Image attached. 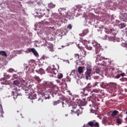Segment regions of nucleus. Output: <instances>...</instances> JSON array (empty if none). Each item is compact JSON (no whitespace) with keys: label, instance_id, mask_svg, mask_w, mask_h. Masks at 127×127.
<instances>
[{"label":"nucleus","instance_id":"nucleus-5","mask_svg":"<svg viewBox=\"0 0 127 127\" xmlns=\"http://www.w3.org/2000/svg\"><path fill=\"white\" fill-rule=\"evenodd\" d=\"M48 73L56 75L58 73V70L55 67V65H52L48 68Z\"/></svg>","mask_w":127,"mask_h":127},{"label":"nucleus","instance_id":"nucleus-21","mask_svg":"<svg viewBox=\"0 0 127 127\" xmlns=\"http://www.w3.org/2000/svg\"><path fill=\"white\" fill-rule=\"evenodd\" d=\"M48 6L49 8H54V7H55L56 6V5L55 4H53V3L52 2H51L48 4Z\"/></svg>","mask_w":127,"mask_h":127},{"label":"nucleus","instance_id":"nucleus-48","mask_svg":"<svg viewBox=\"0 0 127 127\" xmlns=\"http://www.w3.org/2000/svg\"><path fill=\"white\" fill-rule=\"evenodd\" d=\"M83 41H84V42H86V40H83Z\"/></svg>","mask_w":127,"mask_h":127},{"label":"nucleus","instance_id":"nucleus-39","mask_svg":"<svg viewBox=\"0 0 127 127\" xmlns=\"http://www.w3.org/2000/svg\"><path fill=\"white\" fill-rule=\"evenodd\" d=\"M83 31L84 33V34H85V35H86V34H88V33H89L88 29H85V30H83Z\"/></svg>","mask_w":127,"mask_h":127},{"label":"nucleus","instance_id":"nucleus-18","mask_svg":"<svg viewBox=\"0 0 127 127\" xmlns=\"http://www.w3.org/2000/svg\"><path fill=\"white\" fill-rule=\"evenodd\" d=\"M37 96V95H36L35 94H31L29 96V99H30L31 100H35Z\"/></svg>","mask_w":127,"mask_h":127},{"label":"nucleus","instance_id":"nucleus-12","mask_svg":"<svg viewBox=\"0 0 127 127\" xmlns=\"http://www.w3.org/2000/svg\"><path fill=\"white\" fill-rule=\"evenodd\" d=\"M28 51L30 52H32V53H33L34 55L36 57H38L39 56V55L38 54V53L37 52V51H36V50H35V49H34V48H30V49H29Z\"/></svg>","mask_w":127,"mask_h":127},{"label":"nucleus","instance_id":"nucleus-35","mask_svg":"<svg viewBox=\"0 0 127 127\" xmlns=\"http://www.w3.org/2000/svg\"><path fill=\"white\" fill-rule=\"evenodd\" d=\"M120 25H121V28H122V29H123V28H124V27H126V26H127V25H126V24H125V23H121Z\"/></svg>","mask_w":127,"mask_h":127},{"label":"nucleus","instance_id":"nucleus-20","mask_svg":"<svg viewBox=\"0 0 127 127\" xmlns=\"http://www.w3.org/2000/svg\"><path fill=\"white\" fill-rule=\"evenodd\" d=\"M23 88H25V91L26 94H28V93H29V91H30V89H29V88H28V87H27V83H26V86H24Z\"/></svg>","mask_w":127,"mask_h":127},{"label":"nucleus","instance_id":"nucleus-25","mask_svg":"<svg viewBox=\"0 0 127 127\" xmlns=\"http://www.w3.org/2000/svg\"><path fill=\"white\" fill-rule=\"evenodd\" d=\"M100 89L95 88V89H93L91 91V93H96L98 94L100 92Z\"/></svg>","mask_w":127,"mask_h":127},{"label":"nucleus","instance_id":"nucleus-40","mask_svg":"<svg viewBox=\"0 0 127 127\" xmlns=\"http://www.w3.org/2000/svg\"><path fill=\"white\" fill-rule=\"evenodd\" d=\"M17 78H18V76H17V75L16 74H13L12 75V78L13 79H17Z\"/></svg>","mask_w":127,"mask_h":127},{"label":"nucleus","instance_id":"nucleus-36","mask_svg":"<svg viewBox=\"0 0 127 127\" xmlns=\"http://www.w3.org/2000/svg\"><path fill=\"white\" fill-rule=\"evenodd\" d=\"M72 25L71 24H69L67 25V28L69 29V30H71L72 29Z\"/></svg>","mask_w":127,"mask_h":127},{"label":"nucleus","instance_id":"nucleus-4","mask_svg":"<svg viewBox=\"0 0 127 127\" xmlns=\"http://www.w3.org/2000/svg\"><path fill=\"white\" fill-rule=\"evenodd\" d=\"M91 74H92V68L90 67H87L86 71L85 73V77L86 80H90L91 79Z\"/></svg>","mask_w":127,"mask_h":127},{"label":"nucleus","instance_id":"nucleus-22","mask_svg":"<svg viewBox=\"0 0 127 127\" xmlns=\"http://www.w3.org/2000/svg\"><path fill=\"white\" fill-rule=\"evenodd\" d=\"M119 112L117 110H114L112 114V117H116V116L119 115Z\"/></svg>","mask_w":127,"mask_h":127},{"label":"nucleus","instance_id":"nucleus-34","mask_svg":"<svg viewBox=\"0 0 127 127\" xmlns=\"http://www.w3.org/2000/svg\"><path fill=\"white\" fill-rule=\"evenodd\" d=\"M122 121H123V120L120 118H118L116 120L117 124H122Z\"/></svg>","mask_w":127,"mask_h":127},{"label":"nucleus","instance_id":"nucleus-2","mask_svg":"<svg viewBox=\"0 0 127 127\" xmlns=\"http://www.w3.org/2000/svg\"><path fill=\"white\" fill-rule=\"evenodd\" d=\"M63 108H64V107H66L67 105H68V107H70V108H72V110H71V114H73V113H75V114H77V116L78 117L79 116L80 114H82L80 110H81V107H79V105L76 104H71L70 103V101H66L64 102V101L62 102Z\"/></svg>","mask_w":127,"mask_h":127},{"label":"nucleus","instance_id":"nucleus-45","mask_svg":"<svg viewBox=\"0 0 127 127\" xmlns=\"http://www.w3.org/2000/svg\"><path fill=\"white\" fill-rule=\"evenodd\" d=\"M47 11H50V9H47Z\"/></svg>","mask_w":127,"mask_h":127},{"label":"nucleus","instance_id":"nucleus-19","mask_svg":"<svg viewBox=\"0 0 127 127\" xmlns=\"http://www.w3.org/2000/svg\"><path fill=\"white\" fill-rule=\"evenodd\" d=\"M78 72L79 74H82L84 72V70L83 69V67L82 66H79L78 67Z\"/></svg>","mask_w":127,"mask_h":127},{"label":"nucleus","instance_id":"nucleus-24","mask_svg":"<svg viewBox=\"0 0 127 127\" xmlns=\"http://www.w3.org/2000/svg\"><path fill=\"white\" fill-rule=\"evenodd\" d=\"M121 76L122 77H124L125 76V73H121L120 74H118L115 76V79H120L121 78Z\"/></svg>","mask_w":127,"mask_h":127},{"label":"nucleus","instance_id":"nucleus-41","mask_svg":"<svg viewBox=\"0 0 127 127\" xmlns=\"http://www.w3.org/2000/svg\"><path fill=\"white\" fill-rule=\"evenodd\" d=\"M98 84H99V82H95L93 84L92 87L93 88H95V87H97V86H98Z\"/></svg>","mask_w":127,"mask_h":127},{"label":"nucleus","instance_id":"nucleus-10","mask_svg":"<svg viewBox=\"0 0 127 127\" xmlns=\"http://www.w3.org/2000/svg\"><path fill=\"white\" fill-rule=\"evenodd\" d=\"M76 103H77V104H79L81 105V106H86V105H87V101H86V99L85 98H83V99L82 100H77L76 101Z\"/></svg>","mask_w":127,"mask_h":127},{"label":"nucleus","instance_id":"nucleus-9","mask_svg":"<svg viewBox=\"0 0 127 127\" xmlns=\"http://www.w3.org/2000/svg\"><path fill=\"white\" fill-rule=\"evenodd\" d=\"M88 126L91 127H100L99 123L95 122V121H90L88 123Z\"/></svg>","mask_w":127,"mask_h":127},{"label":"nucleus","instance_id":"nucleus-32","mask_svg":"<svg viewBox=\"0 0 127 127\" xmlns=\"http://www.w3.org/2000/svg\"><path fill=\"white\" fill-rule=\"evenodd\" d=\"M39 73L40 74H44V69L42 68H40L39 70Z\"/></svg>","mask_w":127,"mask_h":127},{"label":"nucleus","instance_id":"nucleus-49","mask_svg":"<svg viewBox=\"0 0 127 127\" xmlns=\"http://www.w3.org/2000/svg\"><path fill=\"white\" fill-rule=\"evenodd\" d=\"M126 115H127V111L126 112Z\"/></svg>","mask_w":127,"mask_h":127},{"label":"nucleus","instance_id":"nucleus-6","mask_svg":"<svg viewBox=\"0 0 127 127\" xmlns=\"http://www.w3.org/2000/svg\"><path fill=\"white\" fill-rule=\"evenodd\" d=\"M92 88V84L91 83H88L87 86L83 89L82 91L81 92V94H82L83 96H88V94L86 93V91H89V89Z\"/></svg>","mask_w":127,"mask_h":127},{"label":"nucleus","instance_id":"nucleus-15","mask_svg":"<svg viewBox=\"0 0 127 127\" xmlns=\"http://www.w3.org/2000/svg\"><path fill=\"white\" fill-rule=\"evenodd\" d=\"M121 18L122 19L121 20L122 21H127V14L124 13L122 15V16L121 17Z\"/></svg>","mask_w":127,"mask_h":127},{"label":"nucleus","instance_id":"nucleus-50","mask_svg":"<svg viewBox=\"0 0 127 127\" xmlns=\"http://www.w3.org/2000/svg\"><path fill=\"white\" fill-rule=\"evenodd\" d=\"M36 72H38L37 70H36Z\"/></svg>","mask_w":127,"mask_h":127},{"label":"nucleus","instance_id":"nucleus-27","mask_svg":"<svg viewBox=\"0 0 127 127\" xmlns=\"http://www.w3.org/2000/svg\"><path fill=\"white\" fill-rule=\"evenodd\" d=\"M82 43H83V42H80L77 45V46L79 49H83V46H82Z\"/></svg>","mask_w":127,"mask_h":127},{"label":"nucleus","instance_id":"nucleus-16","mask_svg":"<svg viewBox=\"0 0 127 127\" xmlns=\"http://www.w3.org/2000/svg\"><path fill=\"white\" fill-rule=\"evenodd\" d=\"M108 34H111V35H113V36H116V34H117V31L115 30H110L109 31V32L108 33Z\"/></svg>","mask_w":127,"mask_h":127},{"label":"nucleus","instance_id":"nucleus-43","mask_svg":"<svg viewBox=\"0 0 127 127\" xmlns=\"http://www.w3.org/2000/svg\"><path fill=\"white\" fill-rule=\"evenodd\" d=\"M85 35H86V34H85L83 31L82 32V33L79 34V36L83 37V36H85Z\"/></svg>","mask_w":127,"mask_h":127},{"label":"nucleus","instance_id":"nucleus-1","mask_svg":"<svg viewBox=\"0 0 127 127\" xmlns=\"http://www.w3.org/2000/svg\"><path fill=\"white\" fill-rule=\"evenodd\" d=\"M13 85H14V87H16L14 88V90H15V92H12V94L13 95V98L14 99H17V96H22V95L18 93V92H20L21 87H26V82H25V80H24L23 79H18L17 80H14L13 82Z\"/></svg>","mask_w":127,"mask_h":127},{"label":"nucleus","instance_id":"nucleus-30","mask_svg":"<svg viewBox=\"0 0 127 127\" xmlns=\"http://www.w3.org/2000/svg\"><path fill=\"white\" fill-rule=\"evenodd\" d=\"M74 59H76V61L78 60V59H79V54H75L74 55Z\"/></svg>","mask_w":127,"mask_h":127},{"label":"nucleus","instance_id":"nucleus-14","mask_svg":"<svg viewBox=\"0 0 127 127\" xmlns=\"http://www.w3.org/2000/svg\"><path fill=\"white\" fill-rule=\"evenodd\" d=\"M47 46L48 48L50 50V51H51L52 52H53L54 51V49H53V45L50 43H48L47 44Z\"/></svg>","mask_w":127,"mask_h":127},{"label":"nucleus","instance_id":"nucleus-38","mask_svg":"<svg viewBox=\"0 0 127 127\" xmlns=\"http://www.w3.org/2000/svg\"><path fill=\"white\" fill-rule=\"evenodd\" d=\"M60 101H54L53 104L54 106H56V105H58V104H60Z\"/></svg>","mask_w":127,"mask_h":127},{"label":"nucleus","instance_id":"nucleus-11","mask_svg":"<svg viewBox=\"0 0 127 127\" xmlns=\"http://www.w3.org/2000/svg\"><path fill=\"white\" fill-rule=\"evenodd\" d=\"M3 78H4V81L1 82V84H2V85H6V84H7L8 82H7V81H6V80H7V79H9V78H10V75H9V74L5 73L4 74Z\"/></svg>","mask_w":127,"mask_h":127},{"label":"nucleus","instance_id":"nucleus-47","mask_svg":"<svg viewBox=\"0 0 127 127\" xmlns=\"http://www.w3.org/2000/svg\"><path fill=\"white\" fill-rule=\"evenodd\" d=\"M102 85H103V86H105V83L102 82Z\"/></svg>","mask_w":127,"mask_h":127},{"label":"nucleus","instance_id":"nucleus-23","mask_svg":"<svg viewBox=\"0 0 127 127\" xmlns=\"http://www.w3.org/2000/svg\"><path fill=\"white\" fill-rule=\"evenodd\" d=\"M0 55H1V56H5V57H7L6 53L3 51H0Z\"/></svg>","mask_w":127,"mask_h":127},{"label":"nucleus","instance_id":"nucleus-29","mask_svg":"<svg viewBox=\"0 0 127 127\" xmlns=\"http://www.w3.org/2000/svg\"><path fill=\"white\" fill-rule=\"evenodd\" d=\"M100 71H101V70L100 69V68H99L98 67H96L95 71H94V73H96V74H99Z\"/></svg>","mask_w":127,"mask_h":127},{"label":"nucleus","instance_id":"nucleus-7","mask_svg":"<svg viewBox=\"0 0 127 127\" xmlns=\"http://www.w3.org/2000/svg\"><path fill=\"white\" fill-rule=\"evenodd\" d=\"M47 90H49L52 92V94H55V93H57L58 92L59 88L57 86H53L52 88L47 87L46 88V91Z\"/></svg>","mask_w":127,"mask_h":127},{"label":"nucleus","instance_id":"nucleus-8","mask_svg":"<svg viewBox=\"0 0 127 127\" xmlns=\"http://www.w3.org/2000/svg\"><path fill=\"white\" fill-rule=\"evenodd\" d=\"M95 98H96V94H92L91 96L87 98V101H88V102H91V104H89L90 107H91V106L92 105L93 106L95 105V103H94V100H91V99H95Z\"/></svg>","mask_w":127,"mask_h":127},{"label":"nucleus","instance_id":"nucleus-46","mask_svg":"<svg viewBox=\"0 0 127 127\" xmlns=\"http://www.w3.org/2000/svg\"><path fill=\"white\" fill-rule=\"evenodd\" d=\"M74 71L72 70V72H71V74H72V73L74 74Z\"/></svg>","mask_w":127,"mask_h":127},{"label":"nucleus","instance_id":"nucleus-31","mask_svg":"<svg viewBox=\"0 0 127 127\" xmlns=\"http://www.w3.org/2000/svg\"><path fill=\"white\" fill-rule=\"evenodd\" d=\"M9 73H12L13 72H15V70L13 68H9V69L7 70Z\"/></svg>","mask_w":127,"mask_h":127},{"label":"nucleus","instance_id":"nucleus-28","mask_svg":"<svg viewBox=\"0 0 127 127\" xmlns=\"http://www.w3.org/2000/svg\"><path fill=\"white\" fill-rule=\"evenodd\" d=\"M81 57H85L86 56V52L83 50L81 51V53H80Z\"/></svg>","mask_w":127,"mask_h":127},{"label":"nucleus","instance_id":"nucleus-3","mask_svg":"<svg viewBox=\"0 0 127 127\" xmlns=\"http://www.w3.org/2000/svg\"><path fill=\"white\" fill-rule=\"evenodd\" d=\"M92 44L95 48L96 54H99L100 53V51H101V45L98 43V42H96V41H93Z\"/></svg>","mask_w":127,"mask_h":127},{"label":"nucleus","instance_id":"nucleus-37","mask_svg":"<svg viewBox=\"0 0 127 127\" xmlns=\"http://www.w3.org/2000/svg\"><path fill=\"white\" fill-rule=\"evenodd\" d=\"M86 48L87 50H92V49H93V48L90 46H87Z\"/></svg>","mask_w":127,"mask_h":127},{"label":"nucleus","instance_id":"nucleus-44","mask_svg":"<svg viewBox=\"0 0 127 127\" xmlns=\"http://www.w3.org/2000/svg\"><path fill=\"white\" fill-rule=\"evenodd\" d=\"M37 4H38V5H41V4H42V1H40L39 2H37Z\"/></svg>","mask_w":127,"mask_h":127},{"label":"nucleus","instance_id":"nucleus-26","mask_svg":"<svg viewBox=\"0 0 127 127\" xmlns=\"http://www.w3.org/2000/svg\"><path fill=\"white\" fill-rule=\"evenodd\" d=\"M34 79L38 82V83H40V82H41V79H40V78L36 75L34 76Z\"/></svg>","mask_w":127,"mask_h":127},{"label":"nucleus","instance_id":"nucleus-42","mask_svg":"<svg viewBox=\"0 0 127 127\" xmlns=\"http://www.w3.org/2000/svg\"><path fill=\"white\" fill-rule=\"evenodd\" d=\"M99 79H100V76H95L94 77V80H99Z\"/></svg>","mask_w":127,"mask_h":127},{"label":"nucleus","instance_id":"nucleus-13","mask_svg":"<svg viewBox=\"0 0 127 127\" xmlns=\"http://www.w3.org/2000/svg\"><path fill=\"white\" fill-rule=\"evenodd\" d=\"M45 92H44V97L46 98V99H49L50 98V95H51L52 93L51 92V91L50 90H47Z\"/></svg>","mask_w":127,"mask_h":127},{"label":"nucleus","instance_id":"nucleus-17","mask_svg":"<svg viewBox=\"0 0 127 127\" xmlns=\"http://www.w3.org/2000/svg\"><path fill=\"white\" fill-rule=\"evenodd\" d=\"M105 58L104 57H101V54L97 55L96 57V62H98V61H102L103 59Z\"/></svg>","mask_w":127,"mask_h":127},{"label":"nucleus","instance_id":"nucleus-33","mask_svg":"<svg viewBox=\"0 0 127 127\" xmlns=\"http://www.w3.org/2000/svg\"><path fill=\"white\" fill-rule=\"evenodd\" d=\"M58 78L60 79H62V78H63V74L62 73H59L58 75Z\"/></svg>","mask_w":127,"mask_h":127}]
</instances>
